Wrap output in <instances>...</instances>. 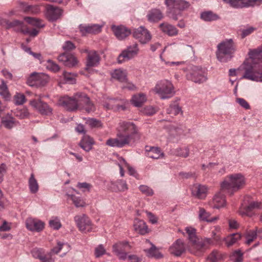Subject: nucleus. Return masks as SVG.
<instances>
[{
  "label": "nucleus",
  "instance_id": "nucleus-7",
  "mask_svg": "<svg viewBox=\"0 0 262 262\" xmlns=\"http://www.w3.org/2000/svg\"><path fill=\"white\" fill-rule=\"evenodd\" d=\"M82 93H77L73 96H64L58 101L59 104L68 111H73L80 108L79 100L81 99Z\"/></svg>",
  "mask_w": 262,
  "mask_h": 262
},
{
  "label": "nucleus",
  "instance_id": "nucleus-60",
  "mask_svg": "<svg viewBox=\"0 0 262 262\" xmlns=\"http://www.w3.org/2000/svg\"><path fill=\"white\" fill-rule=\"evenodd\" d=\"M47 68L53 72H57L60 68L58 64L51 60H48Z\"/></svg>",
  "mask_w": 262,
  "mask_h": 262
},
{
  "label": "nucleus",
  "instance_id": "nucleus-13",
  "mask_svg": "<svg viewBox=\"0 0 262 262\" xmlns=\"http://www.w3.org/2000/svg\"><path fill=\"white\" fill-rule=\"evenodd\" d=\"M30 104L42 115H48L52 113V108L47 103L43 102L40 99L38 100L33 99L30 101Z\"/></svg>",
  "mask_w": 262,
  "mask_h": 262
},
{
  "label": "nucleus",
  "instance_id": "nucleus-24",
  "mask_svg": "<svg viewBox=\"0 0 262 262\" xmlns=\"http://www.w3.org/2000/svg\"><path fill=\"white\" fill-rule=\"evenodd\" d=\"M207 187L204 185L196 184L192 188V194L196 198L203 199L206 196Z\"/></svg>",
  "mask_w": 262,
  "mask_h": 262
},
{
  "label": "nucleus",
  "instance_id": "nucleus-12",
  "mask_svg": "<svg viewBox=\"0 0 262 262\" xmlns=\"http://www.w3.org/2000/svg\"><path fill=\"white\" fill-rule=\"evenodd\" d=\"M49 76L44 73H33L28 79L31 86H44L49 81Z\"/></svg>",
  "mask_w": 262,
  "mask_h": 262
},
{
  "label": "nucleus",
  "instance_id": "nucleus-29",
  "mask_svg": "<svg viewBox=\"0 0 262 262\" xmlns=\"http://www.w3.org/2000/svg\"><path fill=\"white\" fill-rule=\"evenodd\" d=\"M147 18L149 21L156 23L163 18V15L159 9H152L148 12Z\"/></svg>",
  "mask_w": 262,
  "mask_h": 262
},
{
  "label": "nucleus",
  "instance_id": "nucleus-52",
  "mask_svg": "<svg viewBox=\"0 0 262 262\" xmlns=\"http://www.w3.org/2000/svg\"><path fill=\"white\" fill-rule=\"evenodd\" d=\"M117 100L114 99H108L104 103L103 106L107 110L113 109L115 110Z\"/></svg>",
  "mask_w": 262,
  "mask_h": 262
},
{
  "label": "nucleus",
  "instance_id": "nucleus-25",
  "mask_svg": "<svg viewBox=\"0 0 262 262\" xmlns=\"http://www.w3.org/2000/svg\"><path fill=\"white\" fill-rule=\"evenodd\" d=\"M112 30L116 37L119 39H123L130 34V31L123 26L112 27Z\"/></svg>",
  "mask_w": 262,
  "mask_h": 262
},
{
  "label": "nucleus",
  "instance_id": "nucleus-54",
  "mask_svg": "<svg viewBox=\"0 0 262 262\" xmlns=\"http://www.w3.org/2000/svg\"><path fill=\"white\" fill-rule=\"evenodd\" d=\"M139 188L142 193L147 196H151L154 194L152 189L147 185H140Z\"/></svg>",
  "mask_w": 262,
  "mask_h": 262
},
{
  "label": "nucleus",
  "instance_id": "nucleus-26",
  "mask_svg": "<svg viewBox=\"0 0 262 262\" xmlns=\"http://www.w3.org/2000/svg\"><path fill=\"white\" fill-rule=\"evenodd\" d=\"M135 230L141 235H145L148 232V228L146 223L142 220L136 219L134 222Z\"/></svg>",
  "mask_w": 262,
  "mask_h": 262
},
{
  "label": "nucleus",
  "instance_id": "nucleus-41",
  "mask_svg": "<svg viewBox=\"0 0 262 262\" xmlns=\"http://www.w3.org/2000/svg\"><path fill=\"white\" fill-rule=\"evenodd\" d=\"M224 255L217 250H213L208 256L209 262H217L223 258Z\"/></svg>",
  "mask_w": 262,
  "mask_h": 262
},
{
  "label": "nucleus",
  "instance_id": "nucleus-17",
  "mask_svg": "<svg viewBox=\"0 0 262 262\" xmlns=\"http://www.w3.org/2000/svg\"><path fill=\"white\" fill-rule=\"evenodd\" d=\"M27 228L32 231L40 232L43 230L45 224L42 221L32 217L27 219L26 221Z\"/></svg>",
  "mask_w": 262,
  "mask_h": 262
},
{
  "label": "nucleus",
  "instance_id": "nucleus-63",
  "mask_svg": "<svg viewBox=\"0 0 262 262\" xmlns=\"http://www.w3.org/2000/svg\"><path fill=\"white\" fill-rule=\"evenodd\" d=\"M77 63L76 58L72 55H70L68 60L66 63V66L68 67H73Z\"/></svg>",
  "mask_w": 262,
  "mask_h": 262
},
{
  "label": "nucleus",
  "instance_id": "nucleus-18",
  "mask_svg": "<svg viewBox=\"0 0 262 262\" xmlns=\"http://www.w3.org/2000/svg\"><path fill=\"white\" fill-rule=\"evenodd\" d=\"M62 14V10L52 5L47 7L46 16L50 21H55L60 17Z\"/></svg>",
  "mask_w": 262,
  "mask_h": 262
},
{
  "label": "nucleus",
  "instance_id": "nucleus-15",
  "mask_svg": "<svg viewBox=\"0 0 262 262\" xmlns=\"http://www.w3.org/2000/svg\"><path fill=\"white\" fill-rule=\"evenodd\" d=\"M102 26L98 24H81L79 26V29L82 36L88 34H96L101 31Z\"/></svg>",
  "mask_w": 262,
  "mask_h": 262
},
{
  "label": "nucleus",
  "instance_id": "nucleus-3",
  "mask_svg": "<svg viewBox=\"0 0 262 262\" xmlns=\"http://www.w3.org/2000/svg\"><path fill=\"white\" fill-rule=\"evenodd\" d=\"M246 184L244 176L241 173L227 176L221 184L222 190H227L232 194L234 192L243 188Z\"/></svg>",
  "mask_w": 262,
  "mask_h": 262
},
{
  "label": "nucleus",
  "instance_id": "nucleus-56",
  "mask_svg": "<svg viewBox=\"0 0 262 262\" xmlns=\"http://www.w3.org/2000/svg\"><path fill=\"white\" fill-rule=\"evenodd\" d=\"M15 103L18 105H21L26 102V98L24 94L18 93L14 97Z\"/></svg>",
  "mask_w": 262,
  "mask_h": 262
},
{
  "label": "nucleus",
  "instance_id": "nucleus-16",
  "mask_svg": "<svg viewBox=\"0 0 262 262\" xmlns=\"http://www.w3.org/2000/svg\"><path fill=\"white\" fill-rule=\"evenodd\" d=\"M85 52H87L88 55L85 69L88 71L90 68L96 67L99 64L100 57L98 53L94 50L90 51L85 50Z\"/></svg>",
  "mask_w": 262,
  "mask_h": 262
},
{
  "label": "nucleus",
  "instance_id": "nucleus-32",
  "mask_svg": "<svg viewBox=\"0 0 262 262\" xmlns=\"http://www.w3.org/2000/svg\"><path fill=\"white\" fill-rule=\"evenodd\" d=\"M94 141L89 136L85 135L79 143L80 147L86 151H89L92 149Z\"/></svg>",
  "mask_w": 262,
  "mask_h": 262
},
{
  "label": "nucleus",
  "instance_id": "nucleus-31",
  "mask_svg": "<svg viewBox=\"0 0 262 262\" xmlns=\"http://www.w3.org/2000/svg\"><path fill=\"white\" fill-rule=\"evenodd\" d=\"M18 123L15 119L11 115H7L2 118L1 124L6 128L8 129H12Z\"/></svg>",
  "mask_w": 262,
  "mask_h": 262
},
{
  "label": "nucleus",
  "instance_id": "nucleus-51",
  "mask_svg": "<svg viewBox=\"0 0 262 262\" xmlns=\"http://www.w3.org/2000/svg\"><path fill=\"white\" fill-rule=\"evenodd\" d=\"M181 111V108L176 104L170 105L167 110V114L176 116Z\"/></svg>",
  "mask_w": 262,
  "mask_h": 262
},
{
  "label": "nucleus",
  "instance_id": "nucleus-50",
  "mask_svg": "<svg viewBox=\"0 0 262 262\" xmlns=\"http://www.w3.org/2000/svg\"><path fill=\"white\" fill-rule=\"evenodd\" d=\"M15 114L16 116L20 119L27 118L30 115L28 109L26 107L17 110L15 112Z\"/></svg>",
  "mask_w": 262,
  "mask_h": 262
},
{
  "label": "nucleus",
  "instance_id": "nucleus-6",
  "mask_svg": "<svg viewBox=\"0 0 262 262\" xmlns=\"http://www.w3.org/2000/svg\"><path fill=\"white\" fill-rule=\"evenodd\" d=\"M152 91L161 99H169L175 94L174 86L171 81L163 79L158 81Z\"/></svg>",
  "mask_w": 262,
  "mask_h": 262
},
{
  "label": "nucleus",
  "instance_id": "nucleus-44",
  "mask_svg": "<svg viewBox=\"0 0 262 262\" xmlns=\"http://www.w3.org/2000/svg\"><path fill=\"white\" fill-rule=\"evenodd\" d=\"M25 20L28 24H30L32 26H35L39 28H43L45 27V25L42 24V21L40 19L34 17H26L25 18Z\"/></svg>",
  "mask_w": 262,
  "mask_h": 262
},
{
  "label": "nucleus",
  "instance_id": "nucleus-14",
  "mask_svg": "<svg viewBox=\"0 0 262 262\" xmlns=\"http://www.w3.org/2000/svg\"><path fill=\"white\" fill-rule=\"evenodd\" d=\"M139 49L137 43L128 46L118 57V62L121 63L133 58L138 54Z\"/></svg>",
  "mask_w": 262,
  "mask_h": 262
},
{
  "label": "nucleus",
  "instance_id": "nucleus-33",
  "mask_svg": "<svg viewBox=\"0 0 262 262\" xmlns=\"http://www.w3.org/2000/svg\"><path fill=\"white\" fill-rule=\"evenodd\" d=\"M112 77L121 82H127V72L125 70L121 69L115 70L111 73Z\"/></svg>",
  "mask_w": 262,
  "mask_h": 262
},
{
  "label": "nucleus",
  "instance_id": "nucleus-64",
  "mask_svg": "<svg viewBox=\"0 0 262 262\" xmlns=\"http://www.w3.org/2000/svg\"><path fill=\"white\" fill-rule=\"evenodd\" d=\"M63 49L66 51H71L75 48V46L74 43L70 41H67L64 42L62 46Z\"/></svg>",
  "mask_w": 262,
  "mask_h": 262
},
{
  "label": "nucleus",
  "instance_id": "nucleus-2",
  "mask_svg": "<svg viewBox=\"0 0 262 262\" xmlns=\"http://www.w3.org/2000/svg\"><path fill=\"white\" fill-rule=\"evenodd\" d=\"M250 58L246 59L240 69L245 71L242 78L262 81V47L250 51Z\"/></svg>",
  "mask_w": 262,
  "mask_h": 262
},
{
  "label": "nucleus",
  "instance_id": "nucleus-49",
  "mask_svg": "<svg viewBox=\"0 0 262 262\" xmlns=\"http://www.w3.org/2000/svg\"><path fill=\"white\" fill-rule=\"evenodd\" d=\"M69 196L70 197L76 207L85 206V203L81 198L77 197L74 195H69Z\"/></svg>",
  "mask_w": 262,
  "mask_h": 262
},
{
  "label": "nucleus",
  "instance_id": "nucleus-10",
  "mask_svg": "<svg viewBox=\"0 0 262 262\" xmlns=\"http://www.w3.org/2000/svg\"><path fill=\"white\" fill-rule=\"evenodd\" d=\"M187 76L188 79L198 83H203L207 79L205 71L198 67H193Z\"/></svg>",
  "mask_w": 262,
  "mask_h": 262
},
{
  "label": "nucleus",
  "instance_id": "nucleus-11",
  "mask_svg": "<svg viewBox=\"0 0 262 262\" xmlns=\"http://www.w3.org/2000/svg\"><path fill=\"white\" fill-rule=\"evenodd\" d=\"M133 35L143 44L147 43L151 38V35L149 31L143 26L135 29L133 33Z\"/></svg>",
  "mask_w": 262,
  "mask_h": 262
},
{
  "label": "nucleus",
  "instance_id": "nucleus-21",
  "mask_svg": "<svg viewBox=\"0 0 262 262\" xmlns=\"http://www.w3.org/2000/svg\"><path fill=\"white\" fill-rule=\"evenodd\" d=\"M186 248L184 242L180 239H177L170 247V252L177 256H179L185 252Z\"/></svg>",
  "mask_w": 262,
  "mask_h": 262
},
{
  "label": "nucleus",
  "instance_id": "nucleus-28",
  "mask_svg": "<svg viewBox=\"0 0 262 262\" xmlns=\"http://www.w3.org/2000/svg\"><path fill=\"white\" fill-rule=\"evenodd\" d=\"M211 214L207 212L204 208L200 207L198 212L199 219L201 221L212 223L219 219L218 216L210 217Z\"/></svg>",
  "mask_w": 262,
  "mask_h": 262
},
{
  "label": "nucleus",
  "instance_id": "nucleus-4",
  "mask_svg": "<svg viewBox=\"0 0 262 262\" xmlns=\"http://www.w3.org/2000/svg\"><path fill=\"white\" fill-rule=\"evenodd\" d=\"M164 3L168 16L174 20H178L182 15V12L190 6L189 2L185 0H165Z\"/></svg>",
  "mask_w": 262,
  "mask_h": 262
},
{
  "label": "nucleus",
  "instance_id": "nucleus-8",
  "mask_svg": "<svg viewBox=\"0 0 262 262\" xmlns=\"http://www.w3.org/2000/svg\"><path fill=\"white\" fill-rule=\"evenodd\" d=\"M74 221L80 231L87 233L92 231V222L85 214L76 215Z\"/></svg>",
  "mask_w": 262,
  "mask_h": 262
},
{
  "label": "nucleus",
  "instance_id": "nucleus-62",
  "mask_svg": "<svg viewBox=\"0 0 262 262\" xmlns=\"http://www.w3.org/2000/svg\"><path fill=\"white\" fill-rule=\"evenodd\" d=\"M50 226L54 229L58 230L61 227V223L57 219L52 220L49 222Z\"/></svg>",
  "mask_w": 262,
  "mask_h": 262
},
{
  "label": "nucleus",
  "instance_id": "nucleus-46",
  "mask_svg": "<svg viewBox=\"0 0 262 262\" xmlns=\"http://www.w3.org/2000/svg\"><path fill=\"white\" fill-rule=\"evenodd\" d=\"M185 231L188 234L190 243L198 239L196 235V230L191 227H186Z\"/></svg>",
  "mask_w": 262,
  "mask_h": 262
},
{
  "label": "nucleus",
  "instance_id": "nucleus-5",
  "mask_svg": "<svg viewBox=\"0 0 262 262\" xmlns=\"http://www.w3.org/2000/svg\"><path fill=\"white\" fill-rule=\"evenodd\" d=\"M216 56L221 62L230 60L236 50V47L232 39H226L220 43L217 47Z\"/></svg>",
  "mask_w": 262,
  "mask_h": 262
},
{
  "label": "nucleus",
  "instance_id": "nucleus-55",
  "mask_svg": "<svg viewBox=\"0 0 262 262\" xmlns=\"http://www.w3.org/2000/svg\"><path fill=\"white\" fill-rule=\"evenodd\" d=\"M31 254L35 258L41 259L45 254V251L42 249L34 248L31 251Z\"/></svg>",
  "mask_w": 262,
  "mask_h": 262
},
{
  "label": "nucleus",
  "instance_id": "nucleus-30",
  "mask_svg": "<svg viewBox=\"0 0 262 262\" xmlns=\"http://www.w3.org/2000/svg\"><path fill=\"white\" fill-rule=\"evenodd\" d=\"M213 208H220L224 207L226 204L225 195L220 191L216 193L212 201Z\"/></svg>",
  "mask_w": 262,
  "mask_h": 262
},
{
  "label": "nucleus",
  "instance_id": "nucleus-22",
  "mask_svg": "<svg viewBox=\"0 0 262 262\" xmlns=\"http://www.w3.org/2000/svg\"><path fill=\"white\" fill-rule=\"evenodd\" d=\"M12 26H17L23 33L25 34H29L31 36L35 37L39 33V30L36 29H33L32 30H30L24 23L20 21L15 20L11 23Z\"/></svg>",
  "mask_w": 262,
  "mask_h": 262
},
{
  "label": "nucleus",
  "instance_id": "nucleus-34",
  "mask_svg": "<svg viewBox=\"0 0 262 262\" xmlns=\"http://www.w3.org/2000/svg\"><path fill=\"white\" fill-rule=\"evenodd\" d=\"M145 242L150 244L151 245V247L149 249L144 250V251L148 256L154 257L157 258H161L162 257V254L159 251L157 247L153 244L150 243L148 239H146Z\"/></svg>",
  "mask_w": 262,
  "mask_h": 262
},
{
  "label": "nucleus",
  "instance_id": "nucleus-43",
  "mask_svg": "<svg viewBox=\"0 0 262 262\" xmlns=\"http://www.w3.org/2000/svg\"><path fill=\"white\" fill-rule=\"evenodd\" d=\"M257 236L256 231H255L254 229L247 231L245 234V238L246 239V243L248 245H250L257 237Z\"/></svg>",
  "mask_w": 262,
  "mask_h": 262
},
{
  "label": "nucleus",
  "instance_id": "nucleus-35",
  "mask_svg": "<svg viewBox=\"0 0 262 262\" xmlns=\"http://www.w3.org/2000/svg\"><path fill=\"white\" fill-rule=\"evenodd\" d=\"M146 151L147 156L150 158L158 159L164 156V153L159 147H150L149 149H146Z\"/></svg>",
  "mask_w": 262,
  "mask_h": 262
},
{
  "label": "nucleus",
  "instance_id": "nucleus-59",
  "mask_svg": "<svg viewBox=\"0 0 262 262\" xmlns=\"http://www.w3.org/2000/svg\"><path fill=\"white\" fill-rule=\"evenodd\" d=\"M63 75L64 79L66 82H69L70 83H73L75 82L74 76L73 74H72L71 73H68V72H64L63 73Z\"/></svg>",
  "mask_w": 262,
  "mask_h": 262
},
{
  "label": "nucleus",
  "instance_id": "nucleus-19",
  "mask_svg": "<svg viewBox=\"0 0 262 262\" xmlns=\"http://www.w3.org/2000/svg\"><path fill=\"white\" fill-rule=\"evenodd\" d=\"M80 102V108L84 110L87 113L93 112L95 111L94 104L90 101L89 97L84 93H82Z\"/></svg>",
  "mask_w": 262,
  "mask_h": 262
},
{
  "label": "nucleus",
  "instance_id": "nucleus-36",
  "mask_svg": "<svg viewBox=\"0 0 262 262\" xmlns=\"http://www.w3.org/2000/svg\"><path fill=\"white\" fill-rule=\"evenodd\" d=\"M230 5L236 8L252 6L249 0H229Z\"/></svg>",
  "mask_w": 262,
  "mask_h": 262
},
{
  "label": "nucleus",
  "instance_id": "nucleus-47",
  "mask_svg": "<svg viewBox=\"0 0 262 262\" xmlns=\"http://www.w3.org/2000/svg\"><path fill=\"white\" fill-rule=\"evenodd\" d=\"M20 4L22 5V9L25 11H31L34 13H38L40 11V8L38 6H27L26 3L23 2Z\"/></svg>",
  "mask_w": 262,
  "mask_h": 262
},
{
  "label": "nucleus",
  "instance_id": "nucleus-9",
  "mask_svg": "<svg viewBox=\"0 0 262 262\" xmlns=\"http://www.w3.org/2000/svg\"><path fill=\"white\" fill-rule=\"evenodd\" d=\"M131 246L127 241L119 242L113 246V252L120 259L125 260L127 258L125 250L130 249Z\"/></svg>",
  "mask_w": 262,
  "mask_h": 262
},
{
  "label": "nucleus",
  "instance_id": "nucleus-1",
  "mask_svg": "<svg viewBox=\"0 0 262 262\" xmlns=\"http://www.w3.org/2000/svg\"><path fill=\"white\" fill-rule=\"evenodd\" d=\"M141 136L139 127L134 123L123 121L119 123L116 138L108 139L106 144L119 148L133 146L140 141Z\"/></svg>",
  "mask_w": 262,
  "mask_h": 262
},
{
  "label": "nucleus",
  "instance_id": "nucleus-48",
  "mask_svg": "<svg viewBox=\"0 0 262 262\" xmlns=\"http://www.w3.org/2000/svg\"><path fill=\"white\" fill-rule=\"evenodd\" d=\"M221 231V228L219 226H214V229L211 232V237L215 243H219L221 241V237L219 234Z\"/></svg>",
  "mask_w": 262,
  "mask_h": 262
},
{
  "label": "nucleus",
  "instance_id": "nucleus-38",
  "mask_svg": "<svg viewBox=\"0 0 262 262\" xmlns=\"http://www.w3.org/2000/svg\"><path fill=\"white\" fill-rule=\"evenodd\" d=\"M146 96L143 94H139L133 96L131 100L132 103L135 106H140L146 101Z\"/></svg>",
  "mask_w": 262,
  "mask_h": 262
},
{
  "label": "nucleus",
  "instance_id": "nucleus-58",
  "mask_svg": "<svg viewBox=\"0 0 262 262\" xmlns=\"http://www.w3.org/2000/svg\"><path fill=\"white\" fill-rule=\"evenodd\" d=\"M106 253L105 249L102 245H99L95 249V255L96 257H99L105 254Z\"/></svg>",
  "mask_w": 262,
  "mask_h": 262
},
{
  "label": "nucleus",
  "instance_id": "nucleus-40",
  "mask_svg": "<svg viewBox=\"0 0 262 262\" xmlns=\"http://www.w3.org/2000/svg\"><path fill=\"white\" fill-rule=\"evenodd\" d=\"M262 208V205L261 203L258 202H251L248 206L245 208V211H240L239 213L243 215L246 214L249 215V212L255 209H260Z\"/></svg>",
  "mask_w": 262,
  "mask_h": 262
},
{
  "label": "nucleus",
  "instance_id": "nucleus-39",
  "mask_svg": "<svg viewBox=\"0 0 262 262\" xmlns=\"http://www.w3.org/2000/svg\"><path fill=\"white\" fill-rule=\"evenodd\" d=\"M241 238V234L240 233H233L225 238V244L229 247L235 244Z\"/></svg>",
  "mask_w": 262,
  "mask_h": 262
},
{
  "label": "nucleus",
  "instance_id": "nucleus-61",
  "mask_svg": "<svg viewBox=\"0 0 262 262\" xmlns=\"http://www.w3.org/2000/svg\"><path fill=\"white\" fill-rule=\"evenodd\" d=\"M77 187L81 189L82 191H90V190L92 187L91 185L86 182L84 183H78Z\"/></svg>",
  "mask_w": 262,
  "mask_h": 262
},
{
  "label": "nucleus",
  "instance_id": "nucleus-23",
  "mask_svg": "<svg viewBox=\"0 0 262 262\" xmlns=\"http://www.w3.org/2000/svg\"><path fill=\"white\" fill-rule=\"evenodd\" d=\"M110 188L114 192H124L128 189L126 182L123 180H117L111 182Z\"/></svg>",
  "mask_w": 262,
  "mask_h": 262
},
{
  "label": "nucleus",
  "instance_id": "nucleus-20",
  "mask_svg": "<svg viewBox=\"0 0 262 262\" xmlns=\"http://www.w3.org/2000/svg\"><path fill=\"white\" fill-rule=\"evenodd\" d=\"M206 250L204 244L202 241L199 239H196L190 243L189 251L190 252L197 256H200Z\"/></svg>",
  "mask_w": 262,
  "mask_h": 262
},
{
  "label": "nucleus",
  "instance_id": "nucleus-42",
  "mask_svg": "<svg viewBox=\"0 0 262 262\" xmlns=\"http://www.w3.org/2000/svg\"><path fill=\"white\" fill-rule=\"evenodd\" d=\"M201 17L205 21H211L217 20L219 16L211 11L203 12L201 14Z\"/></svg>",
  "mask_w": 262,
  "mask_h": 262
},
{
  "label": "nucleus",
  "instance_id": "nucleus-27",
  "mask_svg": "<svg viewBox=\"0 0 262 262\" xmlns=\"http://www.w3.org/2000/svg\"><path fill=\"white\" fill-rule=\"evenodd\" d=\"M159 28L164 33L170 36H175L178 34V30L176 27L166 23L161 24Z\"/></svg>",
  "mask_w": 262,
  "mask_h": 262
},
{
  "label": "nucleus",
  "instance_id": "nucleus-57",
  "mask_svg": "<svg viewBox=\"0 0 262 262\" xmlns=\"http://www.w3.org/2000/svg\"><path fill=\"white\" fill-rule=\"evenodd\" d=\"M0 95L4 98H7L9 96V92L6 84L4 81L2 80V83L0 85Z\"/></svg>",
  "mask_w": 262,
  "mask_h": 262
},
{
  "label": "nucleus",
  "instance_id": "nucleus-45",
  "mask_svg": "<svg viewBox=\"0 0 262 262\" xmlns=\"http://www.w3.org/2000/svg\"><path fill=\"white\" fill-rule=\"evenodd\" d=\"M86 123L92 128H100L102 127V123L101 121L95 118L87 119Z\"/></svg>",
  "mask_w": 262,
  "mask_h": 262
},
{
  "label": "nucleus",
  "instance_id": "nucleus-37",
  "mask_svg": "<svg viewBox=\"0 0 262 262\" xmlns=\"http://www.w3.org/2000/svg\"><path fill=\"white\" fill-rule=\"evenodd\" d=\"M28 184L31 193L34 194L38 191L39 185L33 173H31L30 176L28 181Z\"/></svg>",
  "mask_w": 262,
  "mask_h": 262
},
{
  "label": "nucleus",
  "instance_id": "nucleus-53",
  "mask_svg": "<svg viewBox=\"0 0 262 262\" xmlns=\"http://www.w3.org/2000/svg\"><path fill=\"white\" fill-rule=\"evenodd\" d=\"M176 154L178 156L186 158L189 156V150L188 147H179L176 149Z\"/></svg>",
  "mask_w": 262,
  "mask_h": 262
}]
</instances>
